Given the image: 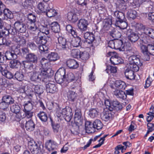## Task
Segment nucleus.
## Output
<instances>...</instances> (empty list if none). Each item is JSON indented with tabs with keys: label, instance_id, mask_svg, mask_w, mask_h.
Segmentation results:
<instances>
[{
	"label": "nucleus",
	"instance_id": "obj_35",
	"mask_svg": "<svg viewBox=\"0 0 154 154\" xmlns=\"http://www.w3.org/2000/svg\"><path fill=\"white\" fill-rule=\"evenodd\" d=\"M35 125L32 120H30L26 122L25 127L27 130L32 131L35 128Z\"/></svg>",
	"mask_w": 154,
	"mask_h": 154
},
{
	"label": "nucleus",
	"instance_id": "obj_38",
	"mask_svg": "<svg viewBox=\"0 0 154 154\" xmlns=\"http://www.w3.org/2000/svg\"><path fill=\"white\" fill-rule=\"evenodd\" d=\"M37 116L42 122H46L47 120L48 117L47 114L44 112H40L38 114Z\"/></svg>",
	"mask_w": 154,
	"mask_h": 154
},
{
	"label": "nucleus",
	"instance_id": "obj_43",
	"mask_svg": "<svg viewBox=\"0 0 154 154\" xmlns=\"http://www.w3.org/2000/svg\"><path fill=\"white\" fill-rule=\"evenodd\" d=\"M94 129L97 130L101 129L103 127V124L101 121L99 119L96 120L93 124Z\"/></svg>",
	"mask_w": 154,
	"mask_h": 154
},
{
	"label": "nucleus",
	"instance_id": "obj_37",
	"mask_svg": "<svg viewBox=\"0 0 154 154\" xmlns=\"http://www.w3.org/2000/svg\"><path fill=\"white\" fill-rule=\"evenodd\" d=\"M2 100L8 104H12L14 103V99L10 96L5 95L3 97Z\"/></svg>",
	"mask_w": 154,
	"mask_h": 154
},
{
	"label": "nucleus",
	"instance_id": "obj_41",
	"mask_svg": "<svg viewBox=\"0 0 154 154\" xmlns=\"http://www.w3.org/2000/svg\"><path fill=\"white\" fill-rule=\"evenodd\" d=\"M77 96V94L75 92L69 91L68 93V97L70 101H74L76 99Z\"/></svg>",
	"mask_w": 154,
	"mask_h": 154
},
{
	"label": "nucleus",
	"instance_id": "obj_5",
	"mask_svg": "<svg viewBox=\"0 0 154 154\" xmlns=\"http://www.w3.org/2000/svg\"><path fill=\"white\" fill-rule=\"evenodd\" d=\"M61 113V115L60 116H62L66 121H70L72 115L70 108L68 107L67 108L63 109Z\"/></svg>",
	"mask_w": 154,
	"mask_h": 154
},
{
	"label": "nucleus",
	"instance_id": "obj_12",
	"mask_svg": "<svg viewBox=\"0 0 154 154\" xmlns=\"http://www.w3.org/2000/svg\"><path fill=\"white\" fill-rule=\"evenodd\" d=\"M2 68L0 70L2 75L8 79L12 78L14 75L11 72L8 71L7 70V66L6 64L2 66Z\"/></svg>",
	"mask_w": 154,
	"mask_h": 154
},
{
	"label": "nucleus",
	"instance_id": "obj_3",
	"mask_svg": "<svg viewBox=\"0 0 154 154\" xmlns=\"http://www.w3.org/2000/svg\"><path fill=\"white\" fill-rule=\"evenodd\" d=\"M65 70L64 69H59L56 72L55 79L59 84H61L65 79Z\"/></svg>",
	"mask_w": 154,
	"mask_h": 154
},
{
	"label": "nucleus",
	"instance_id": "obj_46",
	"mask_svg": "<svg viewBox=\"0 0 154 154\" xmlns=\"http://www.w3.org/2000/svg\"><path fill=\"white\" fill-rule=\"evenodd\" d=\"M31 62L28 60L23 61L22 63L23 65L25 68L31 69H33V65L31 63Z\"/></svg>",
	"mask_w": 154,
	"mask_h": 154
},
{
	"label": "nucleus",
	"instance_id": "obj_21",
	"mask_svg": "<svg viewBox=\"0 0 154 154\" xmlns=\"http://www.w3.org/2000/svg\"><path fill=\"white\" fill-rule=\"evenodd\" d=\"M67 66L70 68L75 69L78 67L79 64L74 59H70L66 62Z\"/></svg>",
	"mask_w": 154,
	"mask_h": 154
},
{
	"label": "nucleus",
	"instance_id": "obj_1",
	"mask_svg": "<svg viewBox=\"0 0 154 154\" xmlns=\"http://www.w3.org/2000/svg\"><path fill=\"white\" fill-rule=\"evenodd\" d=\"M53 72L51 69H43L40 72L37 70L34 71L30 79L32 81L38 82L42 81L46 78L48 75V72Z\"/></svg>",
	"mask_w": 154,
	"mask_h": 154
},
{
	"label": "nucleus",
	"instance_id": "obj_9",
	"mask_svg": "<svg viewBox=\"0 0 154 154\" xmlns=\"http://www.w3.org/2000/svg\"><path fill=\"white\" fill-rule=\"evenodd\" d=\"M4 7L5 6L3 5H0V10L1 13H3L5 18H12L13 15L12 12L8 9H5Z\"/></svg>",
	"mask_w": 154,
	"mask_h": 154
},
{
	"label": "nucleus",
	"instance_id": "obj_52",
	"mask_svg": "<svg viewBox=\"0 0 154 154\" xmlns=\"http://www.w3.org/2000/svg\"><path fill=\"white\" fill-rule=\"evenodd\" d=\"M107 73H109V72L115 73L117 72V67L116 66H107L106 70Z\"/></svg>",
	"mask_w": 154,
	"mask_h": 154
},
{
	"label": "nucleus",
	"instance_id": "obj_20",
	"mask_svg": "<svg viewBox=\"0 0 154 154\" xmlns=\"http://www.w3.org/2000/svg\"><path fill=\"white\" fill-rule=\"evenodd\" d=\"M51 29L54 32L58 33V35H61V33L60 32V28L59 24L56 22H52L51 25Z\"/></svg>",
	"mask_w": 154,
	"mask_h": 154
},
{
	"label": "nucleus",
	"instance_id": "obj_62",
	"mask_svg": "<svg viewBox=\"0 0 154 154\" xmlns=\"http://www.w3.org/2000/svg\"><path fill=\"white\" fill-rule=\"evenodd\" d=\"M52 126L53 130L54 132L55 133H57L59 131L60 128V125L57 123H52Z\"/></svg>",
	"mask_w": 154,
	"mask_h": 154
},
{
	"label": "nucleus",
	"instance_id": "obj_33",
	"mask_svg": "<svg viewBox=\"0 0 154 154\" xmlns=\"http://www.w3.org/2000/svg\"><path fill=\"white\" fill-rule=\"evenodd\" d=\"M59 58L57 54L54 52L51 53L48 56V58L50 62L55 61L58 59Z\"/></svg>",
	"mask_w": 154,
	"mask_h": 154
},
{
	"label": "nucleus",
	"instance_id": "obj_39",
	"mask_svg": "<svg viewBox=\"0 0 154 154\" xmlns=\"http://www.w3.org/2000/svg\"><path fill=\"white\" fill-rule=\"evenodd\" d=\"M67 18L69 21L73 22H76L78 20L76 14L71 12L68 13Z\"/></svg>",
	"mask_w": 154,
	"mask_h": 154
},
{
	"label": "nucleus",
	"instance_id": "obj_29",
	"mask_svg": "<svg viewBox=\"0 0 154 154\" xmlns=\"http://www.w3.org/2000/svg\"><path fill=\"white\" fill-rule=\"evenodd\" d=\"M75 1L76 3L82 8H81L82 11L84 10V11H86V8L87 7V3L86 1L85 0H75Z\"/></svg>",
	"mask_w": 154,
	"mask_h": 154
},
{
	"label": "nucleus",
	"instance_id": "obj_2",
	"mask_svg": "<svg viewBox=\"0 0 154 154\" xmlns=\"http://www.w3.org/2000/svg\"><path fill=\"white\" fill-rule=\"evenodd\" d=\"M129 64L128 68H131L136 72L139 69V66H141L142 64L140 59L139 55H133L128 58Z\"/></svg>",
	"mask_w": 154,
	"mask_h": 154
},
{
	"label": "nucleus",
	"instance_id": "obj_49",
	"mask_svg": "<svg viewBox=\"0 0 154 154\" xmlns=\"http://www.w3.org/2000/svg\"><path fill=\"white\" fill-rule=\"evenodd\" d=\"M50 61L48 59L44 58H42L40 60L42 66L43 68H47L49 65Z\"/></svg>",
	"mask_w": 154,
	"mask_h": 154
},
{
	"label": "nucleus",
	"instance_id": "obj_53",
	"mask_svg": "<svg viewBox=\"0 0 154 154\" xmlns=\"http://www.w3.org/2000/svg\"><path fill=\"white\" fill-rule=\"evenodd\" d=\"M113 109H115L117 110H120L122 108V106L120 103L117 101H115L113 102Z\"/></svg>",
	"mask_w": 154,
	"mask_h": 154
},
{
	"label": "nucleus",
	"instance_id": "obj_34",
	"mask_svg": "<svg viewBox=\"0 0 154 154\" xmlns=\"http://www.w3.org/2000/svg\"><path fill=\"white\" fill-rule=\"evenodd\" d=\"M116 87L121 89H124L126 85L125 82L121 80H117L115 83Z\"/></svg>",
	"mask_w": 154,
	"mask_h": 154
},
{
	"label": "nucleus",
	"instance_id": "obj_47",
	"mask_svg": "<svg viewBox=\"0 0 154 154\" xmlns=\"http://www.w3.org/2000/svg\"><path fill=\"white\" fill-rule=\"evenodd\" d=\"M13 60L11 62L10 67L13 68H18L20 65V63L17 60Z\"/></svg>",
	"mask_w": 154,
	"mask_h": 154
},
{
	"label": "nucleus",
	"instance_id": "obj_28",
	"mask_svg": "<svg viewBox=\"0 0 154 154\" xmlns=\"http://www.w3.org/2000/svg\"><path fill=\"white\" fill-rule=\"evenodd\" d=\"M48 17H51L56 16L57 12L56 10L53 8H48L45 12Z\"/></svg>",
	"mask_w": 154,
	"mask_h": 154
},
{
	"label": "nucleus",
	"instance_id": "obj_6",
	"mask_svg": "<svg viewBox=\"0 0 154 154\" xmlns=\"http://www.w3.org/2000/svg\"><path fill=\"white\" fill-rule=\"evenodd\" d=\"M60 35L56 36L58 38L59 48L61 50H67L69 49L68 47V43H67L66 40L65 38L60 36Z\"/></svg>",
	"mask_w": 154,
	"mask_h": 154
},
{
	"label": "nucleus",
	"instance_id": "obj_13",
	"mask_svg": "<svg viewBox=\"0 0 154 154\" xmlns=\"http://www.w3.org/2000/svg\"><path fill=\"white\" fill-rule=\"evenodd\" d=\"M14 26L17 30L20 33H24L26 31V26L22 23L16 22L14 24Z\"/></svg>",
	"mask_w": 154,
	"mask_h": 154
},
{
	"label": "nucleus",
	"instance_id": "obj_8",
	"mask_svg": "<svg viewBox=\"0 0 154 154\" xmlns=\"http://www.w3.org/2000/svg\"><path fill=\"white\" fill-rule=\"evenodd\" d=\"M35 41L38 45H45L47 42L45 35H42V33H38V36L35 38Z\"/></svg>",
	"mask_w": 154,
	"mask_h": 154
},
{
	"label": "nucleus",
	"instance_id": "obj_31",
	"mask_svg": "<svg viewBox=\"0 0 154 154\" xmlns=\"http://www.w3.org/2000/svg\"><path fill=\"white\" fill-rule=\"evenodd\" d=\"M33 88H32V85L27 86L26 89L24 90L23 91L26 94L30 97H32L35 95L34 92L33 91Z\"/></svg>",
	"mask_w": 154,
	"mask_h": 154
},
{
	"label": "nucleus",
	"instance_id": "obj_59",
	"mask_svg": "<svg viewBox=\"0 0 154 154\" xmlns=\"http://www.w3.org/2000/svg\"><path fill=\"white\" fill-rule=\"evenodd\" d=\"M39 33H42V35H44L45 34L47 35L49 33V29L46 27L42 26L40 29V32Z\"/></svg>",
	"mask_w": 154,
	"mask_h": 154
},
{
	"label": "nucleus",
	"instance_id": "obj_30",
	"mask_svg": "<svg viewBox=\"0 0 154 154\" xmlns=\"http://www.w3.org/2000/svg\"><path fill=\"white\" fill-rule=\"evenodd\" d=\"M66 31L69 33H71L74 37H77V33L72 27L70 25H68L66 26Z\"/></svg>",
	"mask_w": 154,
	"mask_h": 154
},
{
	"label": "nucleus",
	"instance_id": "obj_54",
	"mask_svg": "<svg viewBox=\"0 0 154 154\" xmlns=\"http://www.w3.org/2000/svg\"><path fill=\"white\" fill-rule=\"evenodd\" d=\"M81 125H78L75 123L72 126V128L71 129V131L74 134H77L79 131V126Z\"/></svg>",
	"mask_w": 154,
	"mask_h": 154
},
{
	"label": "nucleus",
	"instance_id": "obj_24",
	"mask_svg": "<svg viewBox=\"0 0 154 154\" xmlns=\"http://www.w3.org/2000/svg\"><path fill=\"white\" fill-rule=\"evenodd\" d=\"M115 25L120 29L125 30L128 26L127 23L123 20H116L115 23Z\"/></svg>",
	"mask_w": 154,
	"mask_h": 154
},
{
	"label": "nucleus",
	"instance_id": "obj_48",
	"mask_svg": "<svg viewBox=\"0 0 154 154\" xmlns=\"http://www.w3.org/2000/svg\"><path fill=\"white\" fill-rule=\"evenodd\" d=\"M81 51L77 49H74L71 50V54L74 58H78L79 57Z\"/></svg>",
	"mask_w": 154,
	"mask_h": 154
},
{
	"label": "nucleus",
	"instance_id": "obj_44",
	"mask_svg": "<svg viewBox=\"0 0 154 154\" xmlns=\"http://www.w3.org/2000/svg\"><path fill=\"white\" fill-rule=\"evenodd\" d=\"M13 54L11 51H7L5 53V57L8 60L16 59L17 58V55Z\"/></svg>",
	"mask_w": 154,
	"mask_h": 154
},
{
	"label": "nucleus",
	"instance_id": "obj_15",
	"mask_svg": "<svg viewBox=\"0 0 154 154\" xmlns=\"http://www.w3.org/2000/svg\"><path fill=\"white\" fill-rule=\"evenodd\" d=\"M32 88L34 90L35 95L36 96H39L43 93L44 88L42 85H32Z\"/></svg>",
	"mask_w": 154,
	"mask_h": 154
},
{
	"label": "nucleus",
	"instance_id": "obj_26",
	"mask_svg": "<svg viewBox=\"0 0 154 154\" xmlns=\"http://www.w3.org/2000/svg\"><path fill=\"white\" fill-rule=\"evenodd\" d=\"M114 94L118 98L125 100L127 98V95L124 92L120 90H115L114 92Z\"/></svg>",
	"mask_w": 154,
	"mask_h": 154
},
{
	"label": "nucleus",
	"instance_id": "obj_45",
	"mask_svg": "<svg viewBox=\"0 0 154 154\" xmlns=\"http://www.w3.org/2000/svg\"><path fill=\"white\" fill-rule=\"evenodd\" d=\"M55 147V145L52 143L51 140H49L45 143V147L49 151L54 150Z\"/></svg>",
	"mask_w": 154,
	"mask_h": 154
},
{
	"label": "nucleus",
	"instance_id": "obj_55",
	"mask_svg": "<svg viewBox=\"0 0 154 154\" xmlns=\"http://www.w3.org/2000/svg\"><path fill=\"white\" fill-rule=\"evenodd\" d=\"M24 109L23 111L32 110V105L30 101H28L24 105Z\"/></svg>",
	"mask_w": 154,
	"mask_h": 154
},
{
	"label": "nucleus",
	"instance_id": "obj_22",
	"mask_svg": "<svg viewBox=\"0 0 154 154\" xmlns=\"http://www.w3.org/2000/svg\"><path fill=\"white\" fill-rule=\"evenodd\" d=\"M85 128L86 132L88 133H91L94 132L93 125L89 121H86L85 123Z\"/></svg>",
	"mask_w": 154,
	"mask_h": 154
},
{
	"label": "nucleus",
	"instance_id": "obj_63",
	"mask_svg": "<svg viewBox=\"0 0 154 154\" xmlns=\"http://www.w3.org/2000/svg\"><path fill=\"white\" fill-rule=\"evenodd\" d=\"M37 8L42 12H45L46 11V7L42 2L39 3L37 6Z\"/></svg>",
	"mask_w": 154,
	"mask_h": 154
},
{
	"label": "nucleus",
	"instance_id": "obj_58",
	"mask_svg": "<svg viewBox=\"0 0 154 154\" xmlns=\"http://www.w3.org/2000/svg\"><path fill=\"white\" fill-rule=\"evenodd\" d=\"M15 78L18 81H22L24 77L23 74L21 72H17L14 75Z\"/></svg>",
	"mask_w": 154,
	"mask_h": 154
},
{
	"label": "nucleus",
	"instance_id": "obj_32",
	"mask_svg": "<svg viewBox=\"0 0 154 154\" xmlns=\"http://www.w3.org/2000/svg\"><path fill=\"white\" fill-rule=\"evenodd\" d=\"M110 35L114 39H118L121 36V33L116 30L114 29L110 32Z\"/></svg>",
	"mask_w": 154,
	"mask_h": 154
},
{
	"label": "nucleus",
	"instance_id": "obj_25",
	"mask_svg": "<svg viewBox=\"0 0 154 154\" xmlns=\"http://www.w3.org/2000/svg\"><path fill=\"white\" fill-rule=\"evenodd\" d=\"M124 45L123 44L122 41L120 40L116 39L115 40V48L116 49L119 50L120 51L124 50Z\"/></svg>",
	"mask_w": 154,
	"mask_h": 154
},
{
	"label": "nucleus",
	"instance_id": "obj_40",
	"mask_svg": "<svg viewBox=\"0 0 154 154\" xmlns=\"http://www.w3.org/2000/svg\"><path fill=\"white\" fill-rule=\"evenodd\" d=\"M83 60H86L89 58V53L86 51L80 52L79 57Z\"/></svg>",
	"mask_w": 154,
	"mask_h": 154
},
{
	"label": "nucleus",
	"instance_id": "obj_27",
	"mask_svg": "<svg viewBox=\"0 0 154 154\" xmlns=\"http://www.w3.org/2000/svg\"><path fill=\"white\" fill-rule=\"evenodd\" d=\"M143 33L152 38L154 39V29L146 27L144 29Z\"/></svg>",
	"mask_w": 154,
	"mask_h": 154
},
{
	"label": "nucleus",
	"instance_id": "obj_57",
	"mask_svg": "<svg viewBox=\"0 0 154 154\" xmlns=\"http://www.w3.org/2000/svg\"><path fill=\"white\" fill-rule=\"evenodd\" d=\"M105 104L106 106V108L104 109L108 110L110 111H111L113 110V105H111L109 100H107L105 101Z\"/></svg>",
	"mask_w": 154,
	"mask_h": 154
},
{
	"label": "nucleus",
	"instance_id": "obj_23",
	"mask_svg": "<svg viewBox=\"0 0 154 154\" xmlns=\"http://www.w3.org/2000/svg\"><path fill=\"white\" fill-rule=\"evenodd\" d=\"M112 63L114 65H117L122 62V60L121 57L117 55L112 56L110 58Z\"/></svg>",
	"mask_w": 154,
	"mask_h": 154
},
{
	"label": "nucleus",
	"instance_id": "obj_50",
	"mask_svg": "<svg viewBox=\"0 0 154 154\" xmlns=\"http://www.w3.org/2000/svg\"><path fill=\"white\" fill-rule=\"evenodd\" d=\"M65 79L69 82L72 81L75 82L76 81L74 75L72 72H69L67 74Z\"/></svg>",
	"mask_w": 154,
	"mask_h": 154
},
{
	"label": "nucleus",
	"instance_id": "obj_18",
	"mask_svg": "<svg viewBox=\"0 0 154 154\" xmlns=\"http://www.w3.org/2000/svg\"><path fill=\"white\" fill-rule=\"evenodd\" d=\"M128 68V69H126L125 72V76L128 79L131 80H133L135 78L134 72L135 71L131 68Z\"/></svg>",
	"mask_w": 154,
	"mask_h": 154
},
{
	"label": "nucleus",
	"instance_id": "obj_4",
	"mask_svg": "<svg viewBox=\"0 0 154 154\" xmlns=\"http://www.w3.org/2000/svg\"><path fill=\"white\" fill-rule=\"evenodd\" d=\"M124 33L128 37V39L132 43H134L139 39V36L137 34L132 31L131 29L125 30Z\"/></svg>",
	"mask_w": 154,
	"mask_h": 154
},
{
	"label": "nucleus",
	"instance_id": "obj_10",
	"mask_svg": "<svg viewBox=\"0 0 154 154\" xmlns=\"http://www.w3.org/2000/svg\"><path fill=\"white\" fill-rule=\"evenodd\" d=\"M20 108L18 105L15 104L12 105L11 107V111L16 114L19 119L23 118L24 117V115H22V113L20 112Z\"/></svg>",
	"mask_w": 154,
	"mask_h": 154
},
{
	"label": "nucleus",
	"instance_id": "obj_64",
	"mask_svg": "<svg viewBox=\"0 0 154 154\" xmlns=\"http://www.w3.org/2000/svg\"><path fill=\"white\" fill-rule=\"evenodd\" d=\"M148 49L149 54L154 56V46L152 44H148Z\"/></svg>",
	"mask_w": 154,
	"mask_h": 154
},
{
	"label": "nucleus",
	"instance_id": "obj_61",
	"mask_svg": "<svg viewBox=\"0 0 154 154\" xmlns=\"http://www.w3.org/2000/svg\"><path fill=\"white\" fill-rule=\"evenodd\" d=\"M98 115V111L95 109H91L90 111L89 115L91 118H94Z\"/></svg>",
	"mask_w": 154,
	"mask_h": 154
},
{
	"label": "nucleus",
	"instance_id": "obj_51",
	"mask_svg": "<svg viewBox=\"0 0 154 154\" xmlns=\"http://www.w3.org/2000/svg\"><path fill=\"white\" fill-rule=\"evenodd\" d=\"M127 14L130 18L135 19L137 15V12L135 10L130 9L128 11Z\"/></svg>",
	"mask_w": 154,
	"mask_h": 154
},
{
	"label": "nucleus",
	"instance_id": "obj_14",
	"mask_svg": "<svg viewBox=\"0 0 154 154\" xmlns=\"http://www.w3.org/2000/svg\"><path fill=\"white\" fill-rule=\"evenodd\" d=\"M74 122L78 125H82V124L83 119L81 117V114L79 110L76 111L74 117Z\"/></svg>",
	"mask_w": 154,
	"mask_h": 154
},
{
	"label": "nucleus",
	"instance_id": "obj_56",
	"mask_svg": "<svg viewBox=\"0 0 154 154\" xmlns=\"http://www.w3.org/2000/svg\"><path fill=\"white\" fill-rule=\"evenodd\" d=\"M81 40L79 37H77L73 40L72 42V45L75 47H77L80 45Z\"/></svg>",
	"mask_w": 154,
	"mask_h": 154
},
{
	"label": "nucleus",
	"instance_id": "obj_60",
	"mask_svg": "<svg viewBox=\"0 0 154 154\" xmlns=\"http://www.w3.org/2000/svg\"><path fill=\"white\" fill-rule=\"evenodd\" d=\"M28 23H32V22H36V17L32 14H29L28 16Z\"/></svg>",
	"mask_w": 154,
	"mask_h": 154
},
{
	"label": "nucleus",
	"instance_id": "obj_11",
	"mask_svg": "<svg viewBox=\"0 0 154 154\" xmlns=\"http://www.w3.org/2000/svg\"><path fill=\"white\" fill-rule=\"evenodd\" d=\"M88 24L87 20L84 19H81L79 21L78 26L80 31H84L87 30Z\"/></svg>",
	"mask_w": 154,
	"mask_h": 154
},
{
	"label": "nucleus",
	"instance_id": "obj_16",
	"mask_svg": "<svg viewBox=\"0 0 154 154\" xmlns=\"http://www.w3.org/2000/svg\"><path fill=\"white\" fill-rule=\"evenodd\" d=\"M26 60H28L29 61L33 63H36L38 61V57L35 54L29 53L27 54L25 57Z\"/></svg>",
	"mask_w": 154,
	"mask_h": 154
},
{
	"label": "nucleus",
	"instance_id": "obj_7",
	"mask_svg": "<svg viewBox=\"0 0 154 154\" xmlns=\"http://www.w3.org/2000/svg\"><path fill=\"white\" fill-rule=\"evenodd\" d=\"M28 146L33 154H38L40 151V147L34 140L29 141Z\"/></svg>",
	"mask_w": 154,
	"mask_h": 154
},
{
	"label": "nucleus",
	"instance_id": "obj_17",
	"mask_svg": "<svg viewBox=\"0 0 154 154\" xmlns=\"http://www.w3.org/2000/svg\"><path fill=\"white\" fill-rule=\"evenodd\" d=\"M108 110L104 109L103 111L101 113L100 116L102 119L105 121H108L112 116V114Z\"/></svg>",
	"mask_w": 154,
	"mask_h": 154
},
{
	"label": "nucleus",
	"instance_id": "obj_42",
	"mask_svg": "<svg viewBox=\"0 0 154 154\" xmlns=\"http://www.w3.org/2000/svg\"><path fill=\"white\" fill-rule=\"evenodd\" d=\"M114 15L117 19L116 20H124V15L122 12L118 11H116L114 13Z\"/></svg>",
	"mask_w": 154,
	"mask_h": 154
},
{
	"label": "nucleus",
	"instance_id": "obj_19",
	"mask_svg": "<svg viewBox=\"0 0 154 154\" xmlns=\"http://www.w3.org/2000/svg\"><path fill=\"white\" fill-rule=\"evenodd\" d=\"M46 91L48 93H54L56 92L57 88L54 84L49 83L46 86Z\"/></svg>",
	"mask_w": 154,
	"mask_h": 154
},
{
	"label": "nucleus",
	"instance_id": "obj_36",
	"mask_svg": "<svg viewBox=\"0 0 154 154\" xmlns=\"http://www.w3.org/2000/svg\"><path fill=\"white\" fill-rule=\"evenodd\" d=\"M37 22H32L28 23V28L32 31H35L38 28V26L37 24Z\"/></svg>",
	"mask_w": 154,
	"mask_h": 154
}]
</instances>
